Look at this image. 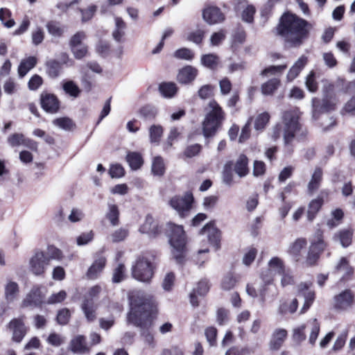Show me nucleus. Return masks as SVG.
Returning a JSON list of instances; mask_svg holds the SVG:
<instances>
[{"mask_svg":"<svg viewBox=\"0 0 355 355\" xmlns=\"http://www.w3.org/2000/svg\"><path fill=\"white\" fill-rule=\"evenodd\" d=\"M311 284L301 283L298 286L297 295L304 298V303L302 309L301 313H304L307 311L315 299V293L310 289Z\"/></svg>","mask_w":355,"mask_h":355,"instance_id":"4468645a","label":"nucleus"},{"mask_svg":"<svg viewBox=\"0 0 355 355\" xmlns=\"http://www.w3.org/2000/svg\"><path fill=\"white\" fill-rule=\"evenodd\" d=\"M208 106L210 110L206 114L202 124V133L206 138L214 136L225 119L224 111L216 101H211Z\"/></svg>","mask_w":355,"mask_h":355,"instance_id":"20e7f679","label":"nucleus"},{"mask_svg":"<svg viewBox=\"0 0 355 355\" xmlns=\"http://www.w3.org/2000/svg\"><path fill=\"white\" fill-rule=\"evenodd\" d=\"M159 89L162 95L166 98L173 97L177 92V87L173 83H164L159 85Z\"/></svg>","mask_w":355,"mask_h":355,"instance_id":"a19ab883","label":"nucleus"},{"mask_svg":"<svg viewBox=\"0 0 355 355\" xmlns=\"http://www.w3.org/2000/svg\"><path fill=\"white\" fill-rule=\"evenodd\" d=\"M109 173L112 178H120L124 175L125 171L121 164H115L110 166Z\"/></svg>","mask_w":355,"mask_h":355,"instance_id":"13d9d810","label":"nucleus"},{"mask_svg":"<svg viewBox=\"0 0 355 355\" xmlns=\"http://www.w3.org/2000/svg\"><path fill=\"white\" fill-rule=\"evenodd\" d=\"M307 325L311 327V334L309 336V343L311 345L315 344L320 331V324L316 319H313L307 322Z\"/></svg>","mask_w":355,"mask_h":355,"instance_id":"49530a36","label":"nucleus"},{"mask_svg":"<svg viewBox=\"0 0 355 355\" xmlns=\"http://www.w3.org/2000/svg\"><path fill=\"white\" fill-rule=\"evenodd\" d=\"M198 70L188 65L181 69L178 74V80L182 84H187L195 80Z\"/></svg>","mask_w":355,"mask_h":355,"instance_id":"4be33fe9","label":"nucleus"},{"mask_svg":"<svg viewBox=\"0 0 355 355\" xmlns=\"http://www.w3.org/2000/svg\"><path fill=\"white\" fill-rule=\"evenodd\" d=\"M46 73L51 78L58 77L61 71V63L55 60H51L46 62Z\"/></svg>","mask_w":355,"mask_h":355,"instance_id":"ea45409f","label":"nucleus"},{"mask_svg":"<svg viewBox=\"0 0 355 355\" xmlns=\"http://www.w3.org/2000/svg\"><path fill=\"white\" fill-rule=\"evenodd\" d=\"M169 243L173 248L172 254L178 263H182L184 257L187 238L182 225L173 223L167 224Z\"/></svg>","mask_w":355,"mask_h":355,"instance_id":"39448f33","label":"nucleus"},{"mask_svg":"<svg viewBox=\"0 0 355 355\" xmlns=\"http://www.w3.org/2000/svg\"><path fill=\"white\" fill-rule=\"evenodd\" d=\"M336 102L324 98L322 101L313 98L312 99V118L313 120L319 119L322 114L332 111L335 109Z\"/></svg>","mask_w":355,"mask_h":355,"instance_id":"1a4fd4ad","label":"nucleus"},{"mask_svg":"<svg viewBox=\"0 0 355 355\" xmlns=\"http://www.w3.org/2000/svg\"><path fill=\"white\" fill-rule=\"evenodd\" d=\"M323 203V200L322 197H318L316 199L313 200L309 205V208L307 211V217L309 220L311 221L315 218L316 214L320 210L322 205Z\"/></svg>","mask_w":355,"mask_h":355,"instance_id":"4c0bfd02","label":"nucleus"},{"mask_svg":"<svg viewBox=\"0 0 355 355\" xmlns=\"http://www.w3.org/2000/svg\"><path fill=\"white\" fill-rule=\"evenodd\" d=\"M287 331L284 329H275L269 343V347L270 350H278L282 346L286 338L287 337Z\"/></svg>","mask_w":355,"mask_h":355,"instance_id":"412c9836","label":"nucleus"},{"mask_svg":"<svg viewBox=\"0 0 355 355\" xmlns=\"http://www.w3.org/2000/svg\"><path fill=\"white\" fill-rule=\"evenodd\" d=\"M287 67L286 64L277 66H270L261 72V76L268 77L270 76H278L281 74Z\"/></svg>","mask_w":355,"mask_h":355,"instance_id":"37998d69","label":"nucleus"},{"mask_svg":"<svg viewBox=\"0 0 355 355\" xmlns=\"http://www.w3.org/2000/svg\"><path fill=\"white\" fill-rule=\"evenodd\" d=\"M163 134L162 127L159 125H153L149 128V136L151 143L158 144Z\"/></svg>","mask_w":355,"mask_h":355,"instance_id":"a18cd8bd","label":"nucleus"},{"mask_svg":"<svg viewBox=\"0 0 355 355\" xmlns=\"http://www.w3.org/2000/svg\"><path fill=\"white\" fill-rule=\"evenodd\" d=\"M126 161L132 170L139 169L144 163L141 154L137 152L128 153L126 155Z\"/></svg>","mask_w":355,"mask_h":355,"instance_id":"c9c22d12","label":"nucleus"},{"mask_svg":"<svg viewBox=\"0 0 355 355\" xmlns=\"http://www.w3.org/2000/svg\"><path fill=\"white\" fill-rule=\"evenodd\" d=\"M352 231L347 229L342 230L338 234H335L334 238L335 240H339L342 246L346 248L352 243Z\"/></svg>","mask_w":355,"mask_h":355,"instance_id":"58836bf2","label":"nucleus"},{"mask_svg":"<svg viewBox=\"0 0 355 355\" xmlns=\"http://www.w3.org/2000/svg\"><path fill=\"white\" fill-rule=\"evenodd\" d=\"M114 28L112 31V37L117 42H123L125 34L126 24L122 18L116 17L114 18Z\"/></svg>","mask_w":355,"mask_h":355,"instance_id":"b1692460","label":"nucleus"},{"mask_svg":"<svg viewBox=\"0 0 355 355\" xmlns=\"http://www.w3.org/2000/svg\"><path fill=\"white\" fill-rule=\"evenodd\" d=\"M43 295L39 286H34L22 301V306H37L42 304Z\"/></svg>","mask_w":355,"mask_h":355,"instance_id":"f3484780","label":"nucleus"},{"mask_svg":"<svg viewBox=\"0 0 355 355\" xmlns=\"http://www.w3.org/2000/svg\"><path fill=\"white\" fill-rule=\"evenodd\" d=\"M19 294V286L12 281H9L5 286V297L8 302L14 301Z\"/></svg>","mask_w":355,"mask_h":355,"instance_id":"f704fd0d","label":"nucleus"},{"mask_svg":"<svg viewBox=\"0 0 355 355\" xmlns=\"http://www.w3.org/2000/svg\"><path fill=\"white\" fill-rule=\"evenodd\" d=\"M41 105L47 112L55 113L58 111L60 103L57 97L51 94L44 93L41 95Z\"/></svg>","mask_w":355,"mask_h":355,"instance_id":"a211bd4d","label":"nucleus"},{"mask_svg":"<svg viewBox=\"0 0 355 355\" xmlns=\"http://www.w3.org/2000/svg\"><path fill=\"white\" fill-rule=\"evenodd\" d=\"M201 233L203 234H207L209 243L211 245L216 246V249L219 248L220 232L213 223L207 224L201 230Z\"/></svg>","mask_w":355,"mask_h":355,"instance_id":"6ab92c4d","label":"nucleus"},{"mask_svg":"<svg viewBox=\"0 0 355 355\" xmlns=\"http://www.w3.org/2000/svg\"><path fill=\"white\" fill-rule=\"evenodd\" d=\"M46 28L49 33L55 37H59L63 33V30L60 28L59 24L55 21L49 22L46 24Z\"/></svg>","mask_w":355,"mask_h":355,"instance_id":"338daca9","label":"nucleus"},{"mask_svg":"<svg viewBox=\"0 0 355 355\" xmlns=\"http://www.w3.org/2000/svg\"><path fill=\"white\" fill-rule=\"evenodd\" d=\"M130 311L128 321L141 329V336L145 344L150 347L155 346L153 335L146 328L150 324V318L155 308V302L150 295L140 291L129 293Z\"/></svg>","mask_w":355,"mask_h":355,"instance_id":"f257e3e1","label":"nucleus"},{"mask_svg":"<svg viewBox=\"0 0 355 355\" xmlns=\"http://www.w3.org/2000/svg\"><path fill=\"white\" fill-rule=\"evenodd\" d=\"M8 328L12 333V340L17 343L23 340L28 330L22 318L11 320L8 324Z\"/></svg>","mask_w":355,"mask_h":355,"instance_id":"9b49d317","label":"nucleus"},{"mask_svg":"<svg viewBox=\"0 0 355 355\" xmlns=\"http://www.w3.org/2000/svg\"><path fill=\"white\" fill-rule=\"evenodd\" d=\"M277 295V288L272 285V283L264 282V285L259 287V297L261 302H265L268 299L273 301Z\"/></svg>","mask_w":355,"mask_h":355,"instance_id":"5701e85b","label":"nucleus"},{"mask_svg":"<svg viewBox=\"0 0 355 355\" xmlns=\"http://www.w3.org/2000/svg\"><path fill=\"white\" fill-rule=\"evenodd\" d=\"M94 239V232L89 231L84 232L78 236L76 239V243L78 245H84L89 243Z\"/></svg>","mask_w":355,"mask_h":355,"instance_id":"0e129e2a","label":"nucleus"},{"mask_svg":"<svg viewBox=\"0 0 355 355\" xmlns=\"http://www.w3.org/2000/svg\"><path fill=\"white\" fill-rule=\"evenodd\" d=\"M354 295L349 290H345L334 297V307L338 311H346L352 307Z\"/></svg>","mask_w":355,"mask_h":355,"instance_id":"ddd939ff","label":"nucleus"},{"mask_svg":"<svg viewBox=\"0 0 355 355\" xmlns=\"http://www.w3.org/2000/svg\"><path fill=\"white\" fill-rule=\"evenodd\" d=\"M71 349L75 353L85 354L89 352L85 338L83 336H76L70 343Z\"/></svg>","mask_w":355,"mask_h":355,"instance_id":"a878e982","label":"nucleus"},{"mask_svg":"<svg viewBox=\"0 0 355 355\" xmlns=\"http://www.w3.org/2000/svg\"><path fill=\"white\" fill-rule=\"evenodd\" d=\"M84 216L85 214L81 209L73 208L68 216V219L71 223H77L81 221Z\"/></svg>","mask_w":355,"mask_h":355,"instance_id":"774afa93","label":"nucleus"},{"mask_svg":"<svg viewBox=\"0 0 355 355\" xmlns=\"http://www.w3.org/2000/svg\"><path fill=\"white\" fill-rule=\"evenodd\" d=\"M270 116L267 112L257 114L253 120L254 128L256 131L262 132L270 121Z\"/></svg>","mask_w":355,"mask_h":355,"instance_id":"2f4dec72","label":"nucleus"},{"mask_svg":"<svg viewBox=\"0 0 355 355\" xmlns=\"http://www.w3.org/2000/svg\"><path fill=\"white\" fill-rule=\"evenodd\" d=\"M307 245L305 238H297L291 242L286 250V253L296 262L300 261L302 257V252Z\"/></svg>","mask_w":355,"mask_h":355,"instance_id":"f8f14e48","label":"nucleus"},{"mask_svg":"<svg viewBox=\"0 0 355 355\" xmlns=\"http://www.w3.org/2000/svg\"><path fill=\"white\" fill-rule=\"evenodd\" d=\"M280 85V80L277 78H271L261 86V94L264 96H272Z\"/></svg>","mask_w":355,"mask_h":355,"instance_id":"c85d7f7f","label":"nucleus"},{"mask_svg":"<svg viewBox=\"0 0 355 355\" xmlns=\"http://www.w3.org/2000/svg\"><path fill=\"white\" fill-rule=\"evenodd\" d=\"M129 234V230L125 227H120L115 230L110 234L111 241L113 243H119L124 241Z\"/></svg>","mask_w":355,"mask_h":355,"instance_id":"79ce46f5","label":"nucleus"},{"mask_svg":"<svg viewBox=\"0 0 355 355\" xmlns=\"http://www.w3.org/2000/svg\"><path fill=\"white\" fill-rule=\"evenodd\" d=\"M306 87L310 92H315L318 89V83L316 82L315 73L311 71L306 78Z\"/></svg>","mask_w":355,"mask_h":355,"instance_id":"5fc2aeb1","label":"nucleus"},{"mask_svg":"<svg viewBox=\"0 0 355 355\" xmlns=\"http://www.w3.org/2000/svg\"><path fill=\"white\" fill-rule=\"evenodd\" d=\"M174 57L178 59L191 60L193 58V53L189 49L182 48L175 51Z\"/></svg>","mask_w":355,"mask_h":355,"instance_id":"603ef678","label":"nucleus"},{"mask_svg":"<svg viewBox=\"0 0 355 355\" xmlns=\"http://www.w3.org/2000/svg\"><path fill=\"white\" fill-rule=\"evenodd\" d=\"M30 270L35 275H41L46 266L49 265V259L42 251H37L29 261Z\"/></svg>","mask_w":355,"mask_h":355,"instance_id":"9d476101","label":"nucleus"},{"mask_svg":"<svg viewBox=\"0 0 355 355\" xmlns=\"http://www.w3.org/2000/svg\"><path fill=\"white\" fill-rule=\"evenodd\" d=\"M105 263L106 259L103 257L96 259L87 270V277L91 279H96L105 268Z\"/></svg>","mask_w":355,"mask_h":355,"instance_id":"393cba45","label":"nucleus"},{"mask_svg":"<svg viewBox=\"0 0 355 355\" xmlns=\"http://www.w3.org/2000/svg\"><path fill=\"white\" fill-rule=\"evenodd\" d=\"M64 92L73 97H77L80 93L78 87L73 81H67L63 85Z\"/></svg>","mask_w":355,"mask_h":355,"instance_id":"4d7b16f0","label":"nucleus"},{"mask_svg":"<svg viewBox=\"0 0 355 355\" xmlns=\"http://www.w3.org/2000/svg\"><path fill=\"white\" fill-rule=\"evenodd\" d=\"M322 180V171L321 168H316L308 184V191L310 193H313L319 189Z\"/></svg>","mask_w":355,"mask_h":355,"instance_id":"c756f323","label":"nucleus"},{"mask_svg":"<svg viewBox=\"0 0 355 355\" xmlns=\"http://www.w3.org/2000/svg\"><path fill=\"white\" fill-rule=\"evenodd\" d=\"M248 159L246 155L241 154L237 158L234 164V171L240 177L245 176L248 172Z\"/></svg>","mask_w":355,"mask_h":355,"instance_id":"cd10ccee","label":"nucleus"},{"mask_svg":"<svg viewBox=\"0 0 355 355\" xmlns=\"http://www.w3.org/2000/svg\"><path fill=\"white\" fill-rule=\"evenodd\" d=\"M332 216L333 218L329 220L327 223L330 228L334 227L338 225L339 221L343 217V211L340 209H337L332 211Z\"/></svg>","mask_w":355,"mask_h":355,"instance_id":"680f3d73","label":"nucleus"},{"mask_svg":"<svg viewBox=\"0 0 355 355\" xmlns=\"http://www.w3.org/2000/svg\"><path fill=\"white\" fill-rule=\"evenodd\" d=\"M37 63V59L31 56L26 59L22 60L18 67V74L20 77H24Z\"/></svg>","mask_w":355,"mask_h":355,"instance_id":"473e14b6","label":"nucleus"},{"mask_svg":"<svg viewBox=\"0 0 355 355\" xmlns=\"http://www.w3.org/2000/svg\"><path fill=\"white\" fill-rule=\"evenodd\" d=\"M308 61L307 57L302 55L290 69L287 74L288 81L293 80L305 67Z\"/></svg>","mask_w":355,"mask_h":355,"instance_id":"bb28decb","label":"nucleus"},{"mask_svg":"<svg viewBox=\"0 0 355 355\" xmlns=\"http://www.w3.org/2000/svg\"><path fill=\"white\" fill-rule=\"evenodd\" d=\"M326 246L327 245L322 239V234L320 232H318L317 239L311 241L309 248H313L315 252H317L318 254L320 255L326 248Z\"/></svg>","mask_w":355,"mask_h":355,"instance_id":"de8ad7c7","label":"nucleus"},{"mask_svg":"<svg viewBox=\"0 0 355 355\" xmlns=\"http://www.w3.org/2000/svg\"><path fill=\"white\" fill-rule=\"evenodd\" d=\"M201 63L203 66L214 69L218 64V58L214 54H206L202 56Z\"/></svg>","mask_w":355,"mask_h":355,"instance_id":"c03bdc74","label":"nucleus"},{"mask_svg":"<svg viewBox=\"0 0 355 355\" xmlns=\"http://www.w3.org/2000/svg\"><path fill=\"white\" fill-rule=\"evenodd\" d=\"M53 123L65 130H69L73 126L72 121L67 117L56 119L53 121Z\"/></svg>","mask_w":355,"mask_h":355,"instance_id":"3c124183","label":"nucleus"},{"mask_svg":"<svg viewBox=\"0 0 355 355\" xmlns=\"http://www.w3.org/2000/svg\"><path fill=\"white\" fill-rule=\"evenodd\" d=\"M49 262L51 259L60 260L62 258V253L61 250L53 245H50L47 248V255Z\"/></svg>","mask_w":355,"mask_h":355,"instance_id":"052dcab7","label":"nucleus"},{"mask_svg":"<svg viewBox=\"0 0 355 355\" xmlns=\"http://www.w3.org/2000/svg\"><path fill=\"white\" fill-rule=\"evenodd\" d=\"M125 278V266L120 263L114 270L112 275V282L114 283H119Z\"/></svg>","mask_w":355,"mask_h":355,"instance_id":"6e6d98bb","label":"nucleus"},{"mask_svg":"<svg viewBox=\"0 0 355 355\" xmlns=\"http://www.w3.org/2000/svg\"><path fill=\"white\" fill-rule=\"evenodd\" d=\"M141 234H147L149 237H156L160 230L157 222L150 215L146 216L144 222L139 227Z\"/></svg>","mask_w":355,"mask_h":355,"instance_id":"2eb2a0df","label":"nucleus"},{"mask_svg":"<svg viewBox=\"0 0 355 355\" xmlns=\"http://www.w3.org/2000/svg\"><path fill=\"white\" fill-rule=\"evenodd\" d=\"M82 310L89 322L94 321L96 319V307L93 302L85 300L82 304Z\"/></svg>","mask_w":355,"mask_h":355,"instance_id":"e433bc0d","label":"nucleus"},{"mask_svg":"<svg viewBox=\"0 0 355 355\" xmlns=\"http://www.w3.org/2000/svg\"><path fill=\"white\" fill-rule=\"evenodd\" d=\"M193 201L192 193H186L184 196H175L169 200L171 208L176 211L181 218L185 217L190 209Z\"/></svg>","mask_w":355,"mask_h":355,"instance_id":"0eeeda50","label":"nucleus"},{"mask_svg":"<svg viewBox=\"0 0 355 355\" xmlns=\"http://www.w3.org/2000/svg\"><path fill=\"white\" fill-rule=\"evenodd\" d=\"M226 33L223 30L213 33L210 37V43L212 46L219 45L225 38Z\"/></svg>","mask_w":355,"mask_h":355,"instance_id":"69168bd1","label":"nucleus"},{"mask_svg":"<svg viewBox=\"0 0 355 355\" xmlns=\"http://www.w3.org/2000/svg\"><path fill=\"white\" fill-rule=\"evenodd\" d=\"M311 25L306 20L294 14H285L281 19L277 28L278 33L291 46L297 47L302 45L308 35Z\"/></svg>","mask_w":355,"mask_h":355,"instance_id":"f03ea898","label":"nucleus"},{"mask_svg":"<svg viewBox=\"0 0 355 355\" xmlns=\"http://www.w3.org/2000/svg\"><path fill=\"white\" fill-rule=\"evenodd\" d=\"M202 17L209 24L221 23L225 20V16L220 10L215 6H209L203 10Z\"/></svg>","mask_w":355,"mask_h":355,"instance_id":"dca6fc26","label":"nucleus"},{"mask_svg":"<svg viewBox=\"0 0 355 355\" xmlns=\"http://www.w3.org/2000/svg\"><path fill=\"white\" fill-rule=\"evenodd\" d=\"M300 112L297 109L286 111L282 116L283 139L286 150L293 152V143L295 138H303L306 130L300 122Z\"/></svg>","mask_w":355,"mask_h":355,"instance_id":"7ed1b4c3","label":"nucleus"},{"mask_svg":"<svg viewBox=\"0 0 355 355\" xmlns=\"http://www.w3.org/2000/svg\"><path fill=\"white\" fill-rule=\"evenodd\" d=\"M64 337L56 333L50 334L47 338L48 343L55 347H58L61 345L62 343H64Z\"/></svg>","mask_w":355,"mask_h":355,"instance_id":"e2e57ef3","label":"nucleus"},{"mask_svg":"<svg viewBox=\"0 0 355 355\" xmlns=\"http://www.w3.org/2000/svg\"><path fill=\"white\" fill-rule=\"evenodd\" d=\"M285 272L284 261L278 257H272L268 263V268L261 274V278L263 282L270 284L276 275H280Z\"/></svg>","mask_w":355,"mask_h":355,"instance_id":"6e6552de","label":"nucleus"},{"mask_svg":"<svg viewBox=\"0 0 355 355\" xmlns=\"http://www.w3.org/2000/svg\"><path fill=\"white\" fill-rule=\"evenodd\" d=\"M165 167L162 158L156 157L154 158L152 164V172L155 175L161 176L164 173Z\"/></svg>","mask_w":355,"mask_h":355,"instance_id":"09e8293b","label":"nucleus"},{"mask_svg":"<svg viewBox=\"0 0 355 355\" xmlns=\"http://www.w3.org/2000/svg\"><path fill=\"white\" fill-rule=\"evenodd\" d=\"M298 306L297 299H293L291 302L281 300L277 311L280 315L286 313H293L296 311Z\"/></svg>","mask_w":355,"mask_h":355,"instance_id":"7c9ffc66","label":"nucleus"},{"mask_svg":"<svg viewBox=\"0 0 355 355\" xmlns=\"http://www.w3.org/2000/svg\"><path fill=\"white\" fill-rule=\"evenodd\" d=\"M335 272L341 279H347L353 275L354 268L346 258L342 257L335 267Z\"/></svg>","mask_w":355,"mask_h":355,"instance_id":"aec40b11","label":"nucleus"},{"mask_svg":"<svg viewBox=\"0 0 355 355\" xmlns=\"http://www.w3.org/2000/svg\"><path fill=\"white\" fill-rule=\"evenodd\" d=\"M107 211L105 217L112 226H117L119 224V210L118 206L114 204H108Z\"/></svg>","mask_w":355,"mask_h":355,"instance_id":"72a5a7b5","label":"nucleus"},{"mask_svg":"<svg viewBox=\"0 0 355 355\" xmlns=\"http://www.w3.org/2000/svg\"><path fill=\"white\" fill-rule=\"evenodd\" d=\"M320 258V254L315 252L313 248H309L307 256L305 259V264L309 266L315 265Z\"/></svg>","mask_w":355,"mask_h":355,"instance_id":"bf43d9fd","label":"nucleus"},{"mask_svg":"<svg viewBox=\"0 0 355 355\" xmlns=\"http://www.w3.org/2000/svg\"><path fill=\"white\" fill-rule=\"evenodd\" d=\"M153 263L146 256L139 255L132 266V275L139 282L148 283L153 276Z\"/></svg>","mask_w":355,"mask_h":355,"instance_id":"423d86ee","label":"nucleus"},{"mask_svg":"<svg viewBox=\"0 0 355 355\" xmlns=\"http://www.w3.org/2000/svg\"><path fill=\"white\" fill-rule=\"evenodd\" d=\"M236 283V278L232 274L228 273L223 277L221 282V287L223 290L230 291L234 287Z\"/></svg>","mask_w":355,"mask_h":355,"instance_id":"8fccbe9b","label":"nucleus"},{"mask_svg":"<svg viewBox=\"0 0 355 355\" xmlns=\"http://www.w3.org/2000/svg\"><path fill=\"white\" fill-rule=\"evenodd\" d=\"M175 279V277L173 272H170L166 273L162 284L163 289L166 291H171L174 285Z\"/></svg>","mask_w":355,"mask_h":355,"instance_id":"864d4df0","label":"nucleus"}]
</instances>
